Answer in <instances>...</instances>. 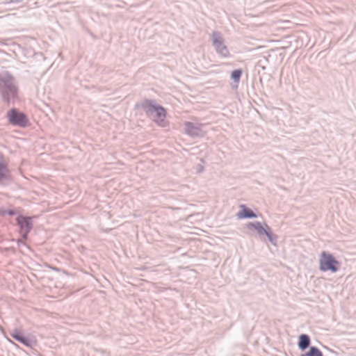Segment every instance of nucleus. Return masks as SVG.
Here are the masks:
<instances>
[{"label": "nucleus", "mask_w": 356, "mask_h": 356, "mask_svg": "<svg viewBox=\"0 0 356 356\" xmlns=\"http://www.w3.org/2000/svg\"><path fill=\"white\" fill-rule=\"evenodd\" d=\"M0 94L5 104L9 106L19 100V88L15 78L8 72L0 73Z\"/></svg>", "instance_id": "f257e3e1"}, {"label": "nucleus", "mask_w": 356, "mask_h": 356, "mask_svg": "<svg viewBox=\"0 0 356 356\" xmlns=\"http://www.w3.org/2000/svg\"><path fill=\"white\" fill-rule=\"evenodd\" d=\"M340 268L339 261L330 252L323 251L319 259V269L323 272L337 273Z\"/></svg>", "instance_id": "f03ea898"}, {"label": "nucleus", "mask_w": 356, "mask_h": 356, "mask_svg": "<svg viewBox=\"0 0 356 356\" xmlns=\"http://www.w3.org/2000/svg\"><path fill=\"white\" fill-rule=\"evenodd\" d=\"M6 118L8 122L14 127L25 128L30 124L27 115L16 108L10 109L6 113Z\"/></svg>", "instance_id": "7ed1b4c3"}, {"label": "nucleus", "mask_w": 356, "mask_h": 356, "mask_svg": "<svg viewBox=\"0 0 356 356\" xmlns=\"http://www.w3.org/2000/svg\"><path fill=\"white\" fill-rule=\"evenodd\" d=\"M211 40L216 53L219 56L223 58L230 56L229 51L224 42V38L220 32L213 31L211 35Z\"/></svg>", "instance_id": "20e7f679"}, {"label": "nucleus", "mask_w": 356, "mask_h": 356, "mask_svg": "<svg viewBox=\"0 0 356 356\" xmlns=\"http://www.w3.org/2000/svg\"><path fill=\"white\" fill-rule=\"evenodd\" d=\"M248 227L254 229L260 237L264 235L266 236L272 245H277L278 237L271 232V228L267 224L265 223V227H264L260 222L255 221L249 222Z\"/></svg>", "instance_id": "39448f33"}, {"label": "nucleus", "mask_w": 356, "mask_h": 356, "mask_svg": "<svg viewBox=\"0 0 356 356\" xmlns=\"http://www.w3.org/2000/svg\"><path fill=\"white\" fill-rule=\"evenodd\" d=\"M17 225L20 229L22 238L24 240H27L28 235L33 229L32 217L26 216L22 214L17 215L16 218Z\"/></svg>", "instance_id": "423d86ee"}, {"label": "nucleus", "mask_w": 356, "mask_h": 356, "mask_svg": "<svg viewBox=\"0 0 356 356\" xmlns=\"http://www.w3.org/2000/svg\"><path fill=\"white\" fill-rule=\"evenodd\" d=\"M204 126L203 124L200 123L186 122L184 123L185 134L193 138L202 137L204 134L202 130Z\"/></svg>", "instance_id": "0eeeda50"}, {"label": "nucleus", "mask_w": 356, "mask_h": 356, "mask_svg": "<svg viewBox=\"0 0 356 356\" xmlns=\"http://www.w3.org/2000/svg\"><path fill=\"white\" fill-rule=\"evenodd\" d=\"M158 106L156 104L154 100L145 99L140 102H137L135 105V107L138 109H142L145 115L148 118H152L154 116V112Z\"/></svg>", "instance_id": "6e6552de"}, {"label": "nucleus", "mask_w": 356, "mask_h": 356, "mask_svg": "<svg viewBox=\"0 0 356 356\" xmlns=\"http://www.w3.org/2000/svg\"><path fill=\"white\" fill-rule=\"evenodd\" d=\"M10 336L17 341L22 343L28 348H32L35 344V341L26 337L22 332L15 330L10 332Z\"/></svg>", "instance_id": "1a4fd4ad"}, {"label": "nucleus", "mask_w": 356, "mask_h": 356, "mask_svg": "<svg viewBox=\"0 0 356 356\" xmlns=\"http://www.w3.org/2000/svg\"><path fill=\"white\" fill-rule=\"evenodd\" d=\"M11 181L10 170L7 164L3 161V157L0 156V184L8 185Z\"/></svg>", "instance_id": "9d476101"}, {"label": "nucleus", "mask_w": 356, "mask_h": 356, "mask_svg": "<svg viewBox=\"0 0 356 356\" xmlns=\"http://www.w3.org/2000/svg\"><path fill=\"white\" fill-rule=\"evenodd\" d=\"M166 118V111L161 105L158 104L154 112V116L151 118L160 127H164L165 119Z\"/></svg>", "instance_id": "9b49d317"}, {"label": "nucleus", "mask_w": 356, "mask_h": 356, "mask_svg": "<svg viewBox=\"0 0 356 356\" xmlns=\"http://www.w3.org/2000/svg\"><path fill=\"white\" fill-rule=\"evenodd\" d=\"M240 207L241 211L236 214L238 219H251L257 218L256 213L252 209L244 204H241Z\"/></svg>", "instance_id": "f8f14e48"}, {"label": "nucleus", "mask_w": 356, "mask_h": 356, "mask_svg": "<svg viewBox=\"0 0 356 356\" xmlns=\"http://www.w3.org/2000/svg\"><path fill=\"white\" fill-rule=\"evenodd\" d=\"M311 343V339L308 334H301L298 337V346L300 350L304 351L308 348Z\"/></svg>", "instance_id": "ddd939ff"}, {"label": "nucleus", "mask_w": 356, "mask_h": 356, "mask_svg": "<svg viewBox=\"0 0 356 356\" xmlns=\"http://www.w3.org/2000/svg\"><path fill=\"white\" fill-rule=\"evenodd\" d=\"M242 74L243 70L241 68L234 70L231 73V79L233 80L234 83H236V87H238Z\"/></svg>", "instance_id": "4468645a"}, {"label": "nucleus", "mask_w": 356, "mask_h": 356, "mask_svg": "<svg viewBox=\"0 0 356 356\" xmlns=\"http://www.w3.org/2000/svg\"><path fill=\"white\" fill-rule=\"evenodd\" d=\"M301 356H323L321 350L316 346H310L309 350Z\"/></svg>", "instance_id": "2eb2a0df"}, {"label": "nucleus", "mask_w": 356, "mask_h": 356, "mask_svg": "<svg viewBox=\"0 0 356 356\" xmlns=\"http://www.w3.org/2000/svg\"><path fill=\"white\" fill-rule=\"evenodd\" d=\"M17 214V211L13 209L0 208V216L4 217L6 215L13 216Z\"/></svg>", "instance_id": "dca6fc26"}, {"label": "nucleus", "mask_w": 356, "mask_h": 356, "mask_svg": "<svg viewBox=\"0 0 356 356\" xmlns=\"http://www.w3.org/2000/svg\"><path fill=\"white\" fill-rule=\"evenodd\" d=\"M25 241H26V240H24V239H23V238H22V239H18V240L17 241V245H18L19 246H21V245H25V242H24Z\"/></svg>", "instance_id": "f3484780"}]
</instances>
